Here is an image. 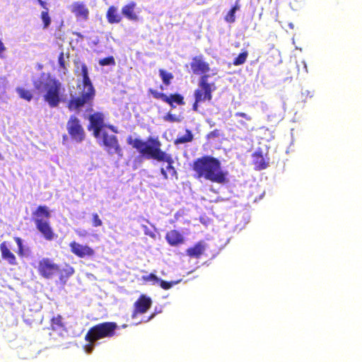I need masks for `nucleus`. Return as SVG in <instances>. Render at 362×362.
Returning a JSON list of instances; mask_svg holds the SVG:
<instances>
[{"label":"nucleus","mask_w":362,"mask_h":362,"mask_svg":"<svg viewBox=\"0 0 362 362\" xmlns=\"http://www.w3.org/2000/svg\"><path fill=\"white\" fill-rule=\"evenodd\" d=\"M148 93L151 95L154 99L160 100L167 103L172 109L175 108L177 105H184L185 104L184 96L178 93L167 95L160 92L154 88H149Z\"/></svg>","instance_id":"6e6552de"},{"label":"nucleus","mask_w":362,"mask_h":362,"mask_svg":"<svg viewBox=\"0 0 362 362\" xmlns=\"http://www.w3.org/2000/svg\"><path fill=\"white\" fill-rule=\"evenodd\" d=\"M158 74L163 83L165 86H169L171 84L173 79L174 78L173 73L167 71L163 69H160L158 70Z\"/></svg>","instance_id":"b1692460"},{"label":"nucleus","mask_w":362,"mask_h":362,"mask_svg":"<svg viewBox=\"0 0 362 362\" xmlns=\"http://www.w3.org/2000/svg\"><path fill=\"white\" fill-rule=\"evenodd\" d=\"M209 75L201 76L198 83V88L194 92V97L197 101H211L212 100V93L216 90L214 83H209L208 78Z\"/></svg>","instance_id":"0eeeda50"},{"label":"nucleus","mask_w":362,"mask_h":362,"mask_svg":"<svg viewBox=\"0 0 362 362\" xmlns=\"http://www.w3.org/2000/svg\"><path fill=\"white\" fill-rule=\"evenodd\" d=\"M0 251L1 258L6 261L9 265L16 266L18 261L16 255L11 252L9 244L6 241H4L0 244Z\"/></svg>","instance_id":"dca6fc26"},{"label":"nucleus","mask_w":362,"mask_h":362,"mask_svg":"<svg viewBox=\"0 0 362 362\" xmlns=\"http://www.w3.org/2000/svg\"><path fill=\"white\" fill-rule=\"evenodd\" d=\"M92 225L94 227H100L103 225V221L97 213L92 214Z\"/></svg>","instance_id":"f704fd0d"},{"label":"nucleus","mask_w":362,"mask_h":362,"mask_svg":"<svg viewBox=\"0 0 362 362\" xmlns=\"http://www.w3.org/2000/svg\"><path fill=\"white\" fill-rule=\"evenodd\" d=\"M37 3L44 10H49L47 3L42 0H37Z\"/></svg>","instance_id":"37998d69"},{"label":"nucleus","mask_w":362,"mask_h":362,"mask_svg":"<svg viewBox=\"0 0 362 362\" xmlns=\"http://www.w3.org/2000/svg\"><path fill=\"white\" fill-rule=\"evenodd\" d=\"M76 233L79 237H84L86 235L87 233L86 230H82L81 229H76L75 230Z\"/></svg>","instance_id":"79ce46f5"},{"label":"nucleus","mask_w":362,"mask_h":362,"mask_svg":"<svg viewBox=\"0 0 362 362\" xmlns=\"http://www.w3.org/2000/svg\"><path fill=\"white\" fill-rule=\"evenodd\" d=\"M33 86L35 89L45 91L43 99L50 107H57L59 105L62 87L59 80L49 76L45 81H34Z\"/></svg>","instance_id":"20e7f679"},{"label":"nucleus","mask_w":362,"mask_h":362,"mask_svg":"<svg viewBox=\"0 0 362 362\" xmlns=\"http://www.w3.org/2000/svg\"><path fill=\"white\" fill-rule=\"evenodd\" d=\"M164 120L170 122H180V119L177 117L175 115H173L170 112H168L163 117Z\"/></svg>","instance_id":"c9c22d12"},{"label":"nucleus","mask_w":362,"mask_h":362,"mask_svg":"<svg viewBox=\"0 0 362 362\" xmlns=\"http://www.w3.org/2000/svg\"><path fill=\"white\" fill-rule=\"evenodd\" d=\"M66 130L71 139L76 142H82L86 137V133L79 119L75 115H71L66 123Z\"/></svg>","instance_id":"9d476101"},{"label":"nucleus","mask_w":362,"mask_h":362,"mask_svg":"<svg viewBox=\"0 0 362 362\" xmlns=\"http://www.w3.org/2000/svg\"><path fill=\"white\" fill-rule=\"evenodd\" d=\"M74 268L69 264H66L62 268L59 267V271L57 274L61 283L65 284L67 280L74 274Z\"/></svg>","instance_id":"412c9836"},{"label":"nucleus","mask_w":362,"mask_h":362,"mask_svg":"<svg viewBox=\"0 0 362 362\" xmlns=\"http://www.w3.org/2000/svg\"><path fill=\"white\" fill-rule=\"evenodd\" d=\"M143 279L146 281H151L154 284H158L159 281V278L154 274H150L148 276H143Z\"/></svg>","instance_id":"e433bc0d"},{"label":"nucleus","mask_w":362,"mask_h":362,"mask_svg":"<svg viewBox=\"0 0 362 362\" xmlns=\"http://www.w3.org/2000/svg\"><path fill=\"white\" fill-rule=\"evenodd\" d=\"M252 157V163L255 170H262L268 167L269 161L264 157L262 151H257L254 152Z\"/></svg>","instance_id":"6ab92c4d"},{"label":"nucleus","mask_w":362,"mask_h":362,"mask_svg":"<svg viewBox=\"0 0 362 362\" xmlns=\"http://www.w3.org/2000/svg\"><path fill=\"white\" fill-rule=\"evenodd\" d=\"M136 6V4L134 1H131L124 5L122 8V15L129 21H136L138 20V16L135 12Z\"/></svg>","instance_id":"aec40b11"},{"label":"nucleus","mask_w":362,"mask_h":362,"mask_svg":"<svg viewBox=\"0 0 362 362\" xmlns=\"http://www.w3.org/2000/svg\"><path fill=\"white\" fill-rule=\"evenodd\" d=\"M58 63H59V68L61 69H62L64 74H65L66 72V71H67V69H66V64H65L64 54L63 52H60L59 56H58Z\"/></svg>","instance_id":"473e14b6"},{"label":"nucleus","mask_w":362,"mask_h":362,"mask_svg":"<svg viewBox=\"0 0 362 362\" xmlns=\"http://www.w3.org/2000/svg\"><path fill=\"white\" fill-rule=\"evenodd\" d=\"M165 238L169 245L177 247L185 243L183 235L177 230H170L165 234Z\"/></svg>","instance_id":"a211bd4d"},{"label":"nucleus","mask_w":362,"mask_h":362,"mask_svg":"<svg viewBox=\"0 0 362 362\" xmlns=\"http://www.w3.org/2000/svg\"><path fill=\"white\" fill-rule=\"evenodd\" d=\"M160 173H161V174H162V175H163L164 179H168L167 172H166V170L163 168H160Z\"/></svg>","instance_id":"c03bdc74"},{"label":"nucleus","mask_w":362,"mask_h":362,"mask_svg":"<svg viewBox=\"0 0 362 362\" xmlns=\"http://www.w3.org/2000/svg\"><path fill=\"white\" fill-rule=\"evenodd\" d=\"M127 142L144 158L167 163L166 169L171 172L172 176L177 175V171L173 166V157L161 149V142L158 137L148 136L146 141H144L139 138L133 139L129 136Z\"/></svg>","instance_id":"f257e3e1"},{"label":"nucleus","mask_w":362,"mask_h":362,"mask_svg":"<svg viewBox=\"0 0 362 362\" xmlns=\"http://www.w3.org/2000/svg\"><path fill=\"white\" fill-rule=\"evenodd\" d=\"M235 117H243L245 118L246 120L247 121H250L252 119L251 117L247 115L246 113L245 112H236L235 114Z\"/></svg>","instance_id":"4c0bfd02"},{"label":"nucleus","mask_w":362,"mask_h":362,"mask_svg":"<svg viewBox=\"0 0 362 362\" xmlns=\"http://www.w3.org/2000/svg\"><path fill=\"white\" fill-rule=\"evenodd\" d=\"M248 52L247 51H243L240 53L237 57H235L233 62V65L239 66L243 64L247 58Z\"/></svg>","instance_id":"c85d7f7f"},{"label":"nucleus","mask_w":362,"mask_h":362,"mask_svg":"<svg viewBox=\"0 0 362 362\" xmlns=\"http://www.w3.org/2000/svg\"><path fill=\"white\" fill-rule=\"evenodd\" d=\"M219 136L220 132L218 129H214L208 134L209 138H217L219 137Z\"/></svg>","instance_id":"58836bf2"},{"label":"nucleus","mask_w":362,"mask_h":362,"mask_svg":"<svg viewBox=\"0 0 362 362\" xmlns=\"http://www.w3.org/2000/svg\"><path fill=\"white\" fill-rule=\"evenodd\" d=\"M99 64L100 66H115V60L112 56H109L107 57L103 58L99 60Z\"/></svg>","instance_id":"7c9ffc66"},{"label":"nucleus","mask_w":362,"mask_h":362,"mask_svg":"<svg viewBox=\"0 0 362 362\" xmlns=\"http://www.w3.org/2000/svg\"><path fill=\"white\" fill-rule=\"evenodd\" d=\"M40 19L42 21V28L47 29L52 23L51 17L49 14V10H43L40 13Z\"/></svg>","instance_id":"cd10ccee"},{"label":"nucleus","mask_w":362,"mask_h":362,"mask_svg":"<svg viewBox=\"0 0 362 362\" xmlns=\"http://www.w3.org/2000/svg\"><path fill=\"white\" fill-rule=\"evenodd\" d=\"M148 235H149L150 236L153 237V238L155 236L154 233H150V234H148Z\"/></svg>","instance_id":"a18cd8bd"},{"label":"nucleus","mask_w":362,"mask_h":362,"mask_svg":"<svg viewBox=\"0 0 362 362\" xmlns=\"http://www.w3.org/2000/svg\"><path fill=\"white\" fill-rule=\"evenodd\" d=\"M90 125L88 129H93V135L95 138H99L102 129L104 126V117L100 112H95L89 117Z\"/></svg>","instance_id":"2eb2a0df"},{"label":"nucleus","mask_w":362,"mask_h":362,"mask_svg":"<svg viewBox=\"0 0 362 362\" xmlns=\"http://www.w3.org/2000/svg\"><path fill=\"white\" fill-rule=\"evenodd\" d=\"M102 143L109 154L112 155L115 153L119 158L123 156L122 149L116 136L109 135L106 132H103Z\"/></svg>","instance_id":"9b49d317"},{"label":"nucleus","mask_w":362,"mask_h":362,"mask_svg":"<svg viewBox=\"0 0 362 362\" xmlns=\"http://www.w3.org/2000/svg\"><path fill=\"white\" fill-rule=\"evenodd\" d=\"M14 240L15 242L16 243L17 245H18V251H17V254L20 256V257H23L24 256V250H23V241H22V239L19 237H15L14 238Z\"/></svg>","instance_id":"2f4dec72"},{"label":"nucleus","mask_w":362,"mask_h":362,"mask_svg":"<svg viewBox=\"0 0 362 362\" xmlns=\"http://www.w3.org/2000/svg\"><path fill=\"white\" fill-rule=\"evenodd\" d=\"M16 91L21 98L28 102H30L33 98V94L30 90H27L22 87H17Z\"/></svg>","instance_id":"bb28decb"},{"label":"nucleus","mask_w":362,"mask_h":362,"mask_svg":"<svg viewBox=\"0 0 362 362\" xmlns=\"http://www.w3.org/2000/svg\"><path fill=\"white\" fill-rule=\"evenodd\" d=\"M50 326L52 330H58L64 328L63 317L61 315L53 317L50 320Z\"/></svg>","instance_id":"a878e982"},{"label":"nucleus","mask_w":362,"mask_h":362,"mask_svg":"<svg viewBox=\"0 0 362 362\" xmlns=\"http://www.w3.org/2000/svg\"><path fill=\"white\" fill-rule=\"evenodd\" d=\"M194 139V135L191 130L186 129L185 135L178 136L174 141L175 145L189 143L192 141Z\"/></svg>","instance_id":"393cba45"},{"label":"nucleus","mask_w":362,"mask_h":362,"mask_svg":"<svg viewBox=\"0 0 362 362\" xmlns=\"http://www.w3.org/2000/svg\"><path fill=\"white\" fill-rule=\"evenodd\" d=\"M158 283H159L160 287L162 288H163L164 290L170 289L176 284V282H175V281H165L160 279H159Z\"/></svg>","instance_id":"72a5a7b5"},{"label":"nucleus","mask_w":362,"mask_h":362,"mask_svg":"<svg viewBox=\"0 0 362 362\" xmlns=\"http://www.w3.org/2000/svg\"><path fill=\"white\" fill-rule=\"evenodd\" d=\"M192 71L195 75H208L211 70L209 64L206 62L202 55L194 57L190 62Z\"/></svg>","instance_id":"f8f14e48"},{"label":"nucleus","mask_w":362,"mask_h":362,"mask_svg":"<svg viewBox=\"0 0 362 362\" xmlns=\"http://www.w3.org/2000/svg\"><path fill=\"white\" fill-rule=\"evenodd\" d=\"M94 343H90L85 346V350L87 353H90L93 350Z\"/></svg>","instance_id":"ea45409f"},{"label":"nucleus","mask_w":362,"mask_h":362,"mask_svg":"<svg viewBox=\"0 0 362 362\" xmlns=\"http://www.w3.org/2000/svg\"><path fill=\"white\" fill-rule=\"evenodd\" d=\"M192 170L197 178H204L212 182L223 184L228 181L227 173L221 169L220 161L212 156H204L194 160Z\"/></svg>","instance_id":"f03ea898"},{"label":"nucleus","mask_w":362,"mask_h":362,"mask_svg":"<svg viewBox=\"0 0 362 362\" xmlns=\"http://www.w3.org/2000/svg\"><path fill=\"white\" fill-rule=\"evenodd\" d=\"M83 77L82 85H78V95L72 97L68 102L69 110H79L86 104H90L95 97V91L88 76V67L85 64L81 65Z\"/></svg>","instance_id":"7ed1b4c3"},{"label":"nucleus","mask_w":362,"mask_h":362,"mask_svg":"<svg viewBox=\"0 0 362 362\" xmlns=\"http://www.w3.org/2000/svg\"><path fill=\"white\" fill-rule=\"evenodd\" d=\"M106 18L110 24L119 23L122 19L121 15L118 13L117 8L115 6H110L107 8Z\"/></svg>","instance_id":"4be33fe9"},{"label":"nucleus","mask_w":362,"mask_h":362,"mask_svg":"<svg viewBox=\"0 0 362 362\" xmlns=\"http://www.w3.org/2000/svg\"><path fill=\"white\" fill-rule=\"evenodd\" d=\"M205 250V245L202 241L196 243L193 247L186 250V254L190 257L199 258Z\"/></svg>","instance_id":"5701e85b"},{"label":"nucleus","mask_w":362,"mask_h":362,"mask_svg":"<svg viewBox=\"0 0 362 362\" xmlns=\"http://www.w3.org/2000/svg\"><path fill=\"white\" fill-rule=\"evenodd\" d=\"M238 8L237 5L233 6L226 16L225 20L228 23H234L235 21V13Z\"/></svg>","instance_id":"c756f323"},{"label":"nucleus","mask_w":362,"mask_h":362,"mask_svg":"<svg viewBox=\"0 0 362 362\" xmlns=\"http://www.w3.org/2000/svg\"><path fill=\"white\" fill-rule=\"evenodd\" d=\"M151 305V298L146 295L141 294L134 303L132 317L135 318L138 315L146 313Z\"/></svg>","instance_id":"ddd939ff"},{"label":"nucleus","mask_w":362,"mask_h":362,"mask_svg":"<svg viewBox=\"0 0 362 362\" xmlns=\"http://www.w3.org/2000/svg\"><path fill=\"white\" fill-rule=\"evenodd\" d=\"M160 88L161 90H163V86H160Z\"/></svg>","instance_id":"49530a36"},{"label":"nucleus","mask_w":362,"mask_h":362,"mask_svg":"<svg viewBox=\"0 0 362 362\" xmlns=\"http://www.w3.org/2000/svg\"><path fill=\"white\" fill-rule=\"evenodd\" d=\"M71 252L79 258L92 257L95 255V250L88 245H82L76 241L69 243Z\"/></svg>","instance_id":"4468645a"},{"label":"nucleus","mask_w":362,"mask_h":362,"mask_svg":"<svg viewBox=\"0 0 362 362\" xmlns=\"http://www.w3.org/2000/svg\"><path fill=\"white\" fill-rule=\"evenodd\" d=\"M37 271L40 276L50 279L57 275L59 271V264L55 263L53 259L43 257L38 262Z\"/></svg>","instance_id":"1a4fd4ad"},{"label":"nucleus","mask_w":362,"mask_h":362,"mask_svg":"<svg viewBox=\"0 0 362 362\" xmlns=\"http://www.w3.org/2000/svg\"><path fill=\"white\" fill-rule=\"evenodd\" d=\"M71 11L75 15L77 19L83 21H87L88 19L89 10L83 2H74L71 5Z\"/></svg>","instance_id":"f3484780"},{"label":"nucleus","mask_w":362,"mask_h":362,"mask_svg":"<svg viewBox=\"0 0 362 362\" xmlns=\"http://www.w3.org/2000/svg\"><path fill=\"white\" fill-rule=\"evenodd\" d=\"M202 103V101H197V98H194V102L192 105V110L194 112H197L199 109V103Z\"/></svg>","instance_id":"a19ab883"},{"label":"nucleus","mask_w":362,"mask_h":362,"mask_svg":"<svg viewBox=\"0 0 362 362\" xmlns=\"http://www.w3.org/2000/svg\"><path fill=\"white\" fill-rule=\"evenodd\" d=\"M50 217V211L46 205L38 206L33 212V220L37 230L47 241H52L57 237L49 222Z\"/></svg>","instance_id":"39448f33"},{"label":"nucleus","mask_w":362,"mask_h":362,"mask_svg":"<svg viewBox=\"0 0 362 362\" xmlns=\"http://www.w3.org/2000/svg\"><path fill=\"white\" fill-rule=\"evenodd\" d=\"M117 325L114 322H105L90 327L85 336V340L94 343L97 340L112 337L115 334Z\"/></svg>","instance_id":"423d86ee"}]
</instances>
